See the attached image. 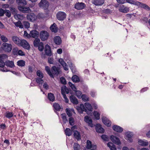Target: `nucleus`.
Listing matches in <instances>:
<instances>
[{
  "instance_id": "obj_1",
  "label": "nucleus",
  "mask_w": 150,
  "mask_h": 150,
  "mask_svg": "<svg viewBox=\"0 0 150 150\" xmlns=\"http://www.w3.org/2000/svg\"><path fill=\"white\" fill-rule=\"evenodd\" d=\"M8 58V56L6 54H0V67H4L5 65L11 68L15 67L14 62L13 61L7 60L4 62V59Z\"/></svg>"
},
{
  "instance_id": "obj_2",
  "label": "nucleus",
  "mask_w": 150,
  "mask_h": 150,
  "mask_svg": "<svg viewBox=\"0 0 150 150\" xmlns=\"http://www.w3.org/2000/svg\"><path fill=\"white\" fill-rule=\"evenodd\" d=\"M45 70L49 75L52 78H54V76H57L62 73L60 68L57 67L55 66H53L52 67L51 70L48 66H46L45 67Z\"/></svg>"
},
{
  "instance_id": "obj_3",
  "label": "nucleus",
  "mask_w": 150,
  "mask_h": 150,
  "mask_svg": "<svg viewBox=\"0 0 150 150\" xmlns=\"http://www.w3.org/2000/svg\"><path fill=\"white\" fill-rule=\"evenodd\" d=\"M12 49V46L11 44L3 43L0 48V51L2 50L5 52H10Z\"/></svg>"
},
{
  "instance_id": "obj_4",
  "label": "nucleus",
  "mask_w": 150,
  "mask_h": 150,
  "mask_svg": "<svg viewBox=\"0 0 150 150\" xmlns=\"http://www.w3.org/2000/svg\"><path fill=\"white\" fill-rule=\"evenodd\" d=\"M49 6V3L47 0H41L38 4V6L40 8L45 10L48 9Z\"/></svg>"
},
{
  "instance_id": "obj_5",
  "label": "nucleus",
  "mask_w": 150,
  "mask_h": 150,
  "mask_svg": "<svg viewBox=\"0 0 150 150\" xmlns=\"http://www.w3.org/2000/svg\"><path fill=\"white\" fill-rule=\"evenodd\" d=\"M49 36V33L46 30H42L40 33V37L42 41H45L47 40Z\"/></svg>"
},
{
  "instance_id": "obj_6",
  "label": "nucleus",
  "mask_w": 150,
  "mask_h": 150,
  "mask_svg": "<svg viewBox=\"0 0 150 150\" xmlns=\"http://www.w3.org/2000/svg\"><path fill=\"white\" fill-rule=\"evenodd\" d=\"M18 9L21 12L24 13H28L30 12L31 10L28 7L25 6H19L17 7Z\"/></svg>"
},
{
  "instance_id": "obj_7",
  "label": "nucleus",
  "mask_w": 150,
  "mask_h": 150,
  "mask_svg": "<svg viewBox=\"0 0 150 150\" xmlns=\"http://www.w3.org/2000/svg\"><path fill=\"white\" fill-rule=\"evenodd\" d=\"M20 46L22 47L25 49L29 50L30 47L29 43L25 40L22 39L21 40Z\"/></svg>"
},
{
  "instance_id": "obj_8",
  "label": "nucleus",
  "mask_w": 150,
  "mask_h": 150,
  "mask_svg": "<svg viewBox=\"0 0 150 150\" xmlns=\"http://www.w3.org/2000/svg\"><path fill=\"white\" fill-rule=\"evenodd\" d=\"M86 7V5L85 3L81 2H76L74 4V8L77 10H79L84 8Z\"/></svg>"
},
{
  "instance_id": "obj_9",
  "label": "nucleus",
  "mask_w": 150,
  "mask_h": 150,
  "mask_svg": "<svg viewBox=\"0 0 150 150\" xmlns=\"http://www.w3.org/2000/svg\"><path fill=\"white\" fill-rule=\"evenodd\" d=\"M110 139L113 143L117 145H120L121 144L119 138L116 136L112 135L110 136Z\"/></svg>"
},
{
  "instance_id": "obj_10",
  "label": "nucleus",
  "mask_w": 150,
  "mask_h": 150,
  "mask_svg": "<svg viewBox=\"0 0 150 150\" xmlns=\"http://www.w3.org/2000/svg\"><path fill=\"white\" fill-rule=\"evenodd\" d=\"M56 17L58 20L63 21L66 17V14L63 12L59 11L57 13Z\"/></svg>"
},
{
  "instance_id": "obj_11",
  "label": "nucleus",
  "mask_w": 150,
  "mask_h": 150,
  "mask_svg": "<svg viewBox=\"0 0 150 150\" xmlns=\"http://www.w3.org/2000/svg\"><path fill=\"white\" fill-rule=\"evenodd\" d=\"M45 52L47 56L50 57L53 54L52 52L51 47L48 44L46 45L45 46Z\"/></svg>"
},
{
  "instance_id": "obj_12",
  "label": "nucleus",
  "mask_w": 150,
  "mask_h": 150,
  "mask_svg": "<svg viewBox=\"0 0 150 150\" xmlns=\"http://www.w3.org/2000/svg\"><path fill=\"white\" fill-rule=\"evenodd\" d=\"M96 131L98 133L103 134L105 132V129L102 127L100 124H97L95 127Z\"/></svg>"
},
{
  "instance_id": "obj_13",
  "label": "nucleus",
  "mask_w": 150,
  "mask_h": 150,
  "mask_svg": "<svg viewBox=\"0 0 150 150\" xmlns=\"http://www.w3.org/2000/svg\"><path fill=\"white\" fill-rule=\"evenodd\" d=\"M27 18L31 22L37 20L36 15L34 13H30L27 15Z\"/></svg>"
},
{
  "instance_id": "obj_14",
  "label": "nucleus",
  "mask_w": 150,
  "mask_h": 150,
  "mask_svg": "<svg viewBox=\"0 0 150 150\" xmlns=\"http://www.w3.org/2000/svg\"><path fill=\"white\" fill-rule=\"evenodd\" d=\"M136 5L139 6L144 9H146L147 11H149L150 10V7L147 5L145 4L138 1H137V3H136Z\"/></svg>"
},
{
  "instance_id": "obj_15",
  "label": "nucleus",
  "mask_w": 150,
  "mask_h": 150,
  "mask_svg": "<svg viewBox=\"0 0 150 150\" xmlns=\"http://www.w3.org/2000/svg\"><path fill=\"white\" fill-rule=\"evenodd\" d=\"M86 148L88 149H90L92 148L97 149V146L96 145H93L92 143L89 140H87L86 142Z\"/></svg>"
},
{
  "instance_id": "obj_16",
  "label": "nucleus",
  "mask_w": 150,
  "mask_h": 150,
  "mask_svg": "<svg viewBox=\"0 0 150 150\" xmlns=\"http://www.w3.org/2000/svg\"><path fill=\"white\" fill-rule=\"evenodd\" d=\"M102 120L103 123L107 127H110L111 126V121L108 120L106 117H103L102 118Z\"/></svg>"
},
{
  "instance_id": "obj_17",
  "label": "nucleus",
  "mask_w": 150,
  "mask_h": 150,
  "mask_svg": "<svg viewBox=\"0 0 150 150\" xmlns=\"http://www.w3.org/2000/svg\"><path fill=\"white\" fill-rule=\"evenodd\" d=\"M39 32L36 30H33L30 31L31 38H38L39 36Z\"/></svg>"
},
{
  "instance_id": "obj_18",
  "label": "nucleus",
  "mask_w": 150,
  "mask_h": 150,
  "mask_svg": "<svg viewBox=\"0 0 150 150\" xmlns=\"http://www.w3.org/2000/svg\"><path fill=\"white\" fill-rule=\"evenodd\" d=\"M112 129L118 133H121L123 131V128L121 127L116 125L112 126Z\"/></svg>"
},
{
  "instance_id": "obj_19",
  "label": "nucleus",
  "mask_w": 150,
  "mask_h": 150,
  "mask_svg": "<svg viewBox=\"0 0 150 150\" xmlns=\"http://www.w3.org/2000/svg\"><path fill=\"white\" fill-rule=\"evenodd\" d=\"M131 132H127L125 133V134L126 135V137H125V139L129 141L130 142H133V140L132 139V135L131 134Z\"/></svg>"
},
{
  "instance_id": "obj_20",
  "label": "nucleus",
  "mask_w": 150,
  "mask_h": 150,
  "mask_svg": "<svg viewBox=\"0 0 150 150\" xmlns=\"http://www.w3.org/2000/svg\"><path fill=\"white\" fill-rule=\"evenodd\" d=\"M54 42L57 45H60L62 42V40L60 37L59 36H55L54 38Z\"/></svg>"
},
{
  "instance_id": "obj_21",
  "label": "nucleus",
  "mask_w": 150,
  "mask_h": 150,
  "mask_svg": "<svg viewBox=\"0 0 150 150\" xmlns=\"http://www.w3.org/2000/svg\"><path fill=\"white\" fill-rule=\"evenodd\" d=\"M104 3V0H92V3L96 6H102Z\"/></svg>"
},
{
  "instance_id": "obj_22",
  "label": "nucleus",
  "mask_w": 150,
  "mask_h": 150,
  "mask_svg": "<svg viewBox=\"0 0 150 150\" xmlns=\"http://www.w3.org/2000/svg\"><path fill=\"white\" fill-rule=\"evenodd\" d=\"M69 99L71 102L74 104L77 105L79 103L78 99L73 95H71L69 96Z\"/></svg>"
},
{
  "instance_id": "obj_23",
  "label": "nucleus",
  "mask_w": 150,
  "mask_h": 150,
  "mask_svg": "<svg viewBox=\"0 0 150 150\" xmlns=\"http://www.w3.org/2000/svg\"><path fill=\"white\" fill-rule=\"evenodd\" d=\"M50 29L52 32L56 33L58 32V28L56 23H54L50 26Z\"/></svg>"
},
{
  "instance_id": "obj_24",
  "label": "nucleus",
  "mask_w": 150,
  "mask_h": 150,
  "mask_svg": "<svg viewBox=\"0 0 150 150\" xmlns=\"http://www.w3.org/2000/svg\"><path fill=\"white\" fill-rule=\"evenodd\" d=\"M58 62L64 67V69L65 71H67L68 69L67 68V64L64 62V59L62 58H60L58 60Z\"/></svg>"
},
{
  "instance_id": "obj_25",
  "label": "nucleus",
  "mask_w": 150,
  "mask_h": 150,
  "mask_svg": "<svg viewBox=\"0 0 150 150\" xmlns=\"http://www.w3.org/2000/svg\"><path fill=\"white\" fill-rule=\"evenodd\" d=\"M53 107L54 108V110L59 111L61 109H63L62 107L60 106L59 104L57 103H53Z\"/></svg>"
},
{
  "instance_id": "obj_26",
  "label": "nucleus",
  "mask_w": 150,
  "mask_h": 150,
  "mask_svg": "<svg viewBox=\"0 0 150 150\" xmlns=\"http://www.w3.org/2000/svg\"><path fill=\"white\" fill-rule=\"evenodd\" d=\"M48 99L50 101L53 102L55 100V97L53 93L50 92L48 93Z\"/></svg>"
},
{
  "instance_id": "obj_27",
  "label": "nucleus",
  "mask_w": 150,
  "mask_h": 150,
  "mask_svg": "<svg viewBox=\"0 0 150 150\" xmlns=\"http://www.w3.org/2000/svg\"><path fill=\"white\" fill-rule=\"evenodd\" d=\"M74 137L78 140L81 139V136L80 133L77 130H75L74 131Z\"/></svg>"
},
{
  "instance_id": "obj_28",
  "label": "nucleus",
  "mask_w": 150,
  "mask_h": 150,
  "mask_svg": "<svg viewBox=\"0 0 150 150\" xmlns=\"http://www.w3.org/2000/svg\"><path fill=\"white\" fill-rule=\"evenodd\" d=\"M139 144L142 146H146L149 144L148 142H145L140 139H139L138 141Z\"/></svg>"
},
{
  "instance_id": "obj_29",
  "label": "nucleus",
  "mask_w": 150,
  "mask_h": 150,
  "mask_svg": "<svg viewBox=\"0 0 150 150\" xmlns=\"http://www.w3.org/2000/svg\"><path fill=\"white\" fill-rule=\"evenodd\" d=\"M16 3L19 6H25L27 4L26 0H16Z\"/></svg>"
},
{
  "instance_id": "obj_30",
  "label": "nucleus",
  "mask_w": 150,
  "mask_h": 150,
  "mask_svg": "<svg viewBox=\"0 0 150 150\" xmlns=\"http://www.w3.org/2000/svg\"><path fill=\"white\" fill-rule=\"evenodd\" d=\"M12 39L14 42L16 44L19 45L20 42V39L17 36H13L12 37Z\"/></svg>"
},
{
  "instance_id": "obj_31",
  "label": "nucleus",
  "mask_w": 150,
  "mask_h": 150,
  "mask_svg": "<svg viewBox=\"0 0 150 150\" xmlns=\"http://www.w3.org/2000/svg\"><path fill=\"white\" fill-rule=\"evenodd\" d=\"M72 81L75 83H78L80 81V79L78 76L74 75L71 78Z\"/></svg>"
},
{
  "instance_id": "obj_32",
  "label": "nucleus",
  "mask_w": 150,
  "mask_h": 150,
  "mask_svg": "<svg viewBox=\"0 0 150 150\" xmlns=\"http://www.w3.org/2000/svg\"><path fill=\"white\" fill-rule=\"evenodd\" d=\"M107 145L110 150H116L117 149L115 146L111 142H108L107 143Z\"/></svg>"
},
{
  "instance_id": "obj_33",
  "label": "nucleus",
  "mask_w": 150,
  "mask_h": 150,
  "mask_svg": "<svg viewBox=\"0 0 150 150\" xmlns=\"http://www.w3.org/2000/svg\"><path fill=\"white\" fill-rule=\"evenodd\" d=\"M84 106L87 109V110L90 112L93 111V108L91 104L87 102L84 103Z\"/></svg>"
},
{
  "instance_id": "obj_34",
  "label": "nucleus",
  "mask_w": 150,
  "mask_h": 150,
  "mask_svg": "<svg viewBox=\"0 0 150 150\" xmlns=\"http://www.w3.org/2000/svg\"><path fill=\"white\" fill-rule=\"evenodd\" d=\"M25 62L23 60H20L17 62V65L19 67H23L25 65Z\"/></svg>"
},
{
  "instance_id": "obj_35",
  "label": "nucleus",
  "mask_w": 150,
  "mask_h": 150,
  "mask_svg": "<svg viewBox=\"0 0 150 150\" xmlns=\"http://www.w3.org/2000/svg\"><path fill=\"white\" fill-rule=\"evenodd\" d=\"M95 119L96 120H99L100 119V113L97 111H94L93 113Z\"/></svg>"
},
{
  "instance_id": "obj_36",
  "label": "nucleus",
  "mask_w": 150,
  "mask_h": 150,
  "mask_svg": "<svg viewBox=\"0 0 150 150\" xmlns=\"http://www.w3.org/2000/svg\"><path fill=\"white\" fill-rule=\"evenodd\" d=\"M72 131L69 128H66L64 130L65 134L66 136H70L72 134Z\"/></svg>"
},
{
  "instance_id": "obj_37",
  "label": "nucleus",
  "mask_w": 150,
  "mask_h": 150,
  "mask_svg": "<svg viewBox=\"0 0 150 150\" xmlns=\"http://www.w3.org/2000/svg\"><path fill=\"white\" fill-rule=\"evenodd\" d=\"M13 23L16 27H19L20 28L22 29L23 28V25L20 21H19L16 22H13Z\"/></svg>"
},
{
  "instance_id": "obj_38",
  "label": "nucleus",
  "mask_w": 150,
  "mask_h": 150,
  "mask_svg": "<svg viewBox=\"0 0 150 150\" xmlns=\"http://www.w3.org/2000/svg\"><path fill=\"white\" fill-rule=\"evenodd\" d=\"M40 40L38 38H36L33 42V44L34 47H37L39 45Z\"/></svg>"
},
{
  "instance_id": "obj_39",
  "label": "nucleus",
  "mask_w": 150,
  "mask_h": 150,
  "mask_svg": "<svg viewBox=\"0 0 150 150\" xmlns=\"http://www.w3.org/2000/svg\"><path fill=\"white\" fill-rule=\"evenodd\" d=\"M87 109L84 106V108L83 107L82 109V110L79 111V113L80 114H83V112L85 111L86 112V113L87 114L89 115V113L88 112L87 110ZM90 115L91 116H92V113H90Z\"/></svg>"
},
{
  "instance_id": "obj_40",
  "label": "nucleus",
  "mask_w": 150,
  "mask_h": 150,
  "mask_svg": "<svg viewBox=\"0 0 150 150\" xmlns=\"http://www.w3.org/2000/svg\"><path fill=\"white\" fill-rule=\"evenodd\" d=\"M61 115L62 116V119L63 120V121L64 122V124H65L68 121V120L67 119V116L66 114L65 113H63L61 114Z\"/></svg>"
},
{
  "instance_id": "obj_41",
  "label": "nucleus",
  "mask_w": 150,
  "mask_h": 150,
  "mask_svg": "<svg viewBox=\"0 0 150 150\" xmlns=\"http://www.w3.org/2000/svg\"><path fill=\"white\" fill-rule=\"evenodd\" d=\"M84 120L85 122L88 124L92 121V120L91 117L88 115H86L85 116Z\"/></svg>"
},
{
  "instance_id": "obj_42",
  "label": "nucleus",
  "mask_w": 150,
  "mask_h": 150,
  "mask_svg": "<svg viewBox=\"0 0 150 150\" xmlns=\"http://www.w3.org/2000/svg\"><path fill=\"white\" fill-rule=\"evenodd\" d=\"M38 47L39 51L40 52H42L44 49L43 43L42 42H40Z\"/></svg>"
},
{
  "instance_id": "obj_43",
  "label": "nucleus",
  "mask_w": 150,
  "mask_h": 150,
  "mask_svg": "<svg viewBox=\"0 0 150 150\" xmlns=\"http://www.w3.org/2000/svg\"><path fill=\"white\" fill-rule=\"evenodd\" d=\"M101 138L104 141H108L109 140L108 136L106 134H102L101 136Z\"/></svg>"
},
{
  "instance_id": "obj_44",
  "label": "nucleus",
  "mask_w": 150,
  "mask_h": 150,
  "mask_svg": "<svg viewBox=\"0 0 150 150\" xmlns=\"http://www.w3.org/2000/svg\"><path fill=\"white\" fill-rule=\"evenodd\" d=\"M148 19L146 17H142L140 19V21L141 23H146L148 22Z\"/></svg>"
},
{
  "instance_id": "obj_45",
  "label": "nucleus",
  "mask_w": 150,
  "mask_h": 150,
  "mask_svg": "<svg viewBox=\"0 0 150 150\" xmlns=\"http://www.w3.org/2000/svg\"><path fill=\"white\" fill-rule=\"evenodd\" d=\"M67 86L65 85H63L61 88V92L62 95L66 94L65 92L66 90L67 89Z\"/></svg>"
},
{
  "instance_id": "obj_46",
  "label": "nucleus",
  "mask_w": 150,
  "mask_h": 150,
  "mask_svg": "<svg viewBox=\"0 0 150 150\" xmlns=\"http://www.w3.org/2000/svg\"><path fill=\"white\" fill-rule=\"evenodd\" d=\"M36 74L38 76V78L42 79L44 77L43 74L40 70H38L37 71Z\"/></svg>"
},
{
  "instance_id": "obj_47",
  "label": "nucleus",
  "mask_w": 150,
  "mask_h": 150,
  "mask_svg": "<svg viewBox=\"0 0 150 150\" xmlns=\"http://www.w3.org/2000/svg\"><path fill=\"white\" fill-rule=\"evenodd\" d=\"M6 115L5 116L9 119L12 117L13 116V114L12 112H10L9 111H7L6 113Z\"/></svg>"
},
{
  "instance_id": "obj_48",
  "label": "nucleus",
  "mask_w": 150,
  "mask_h": 150,
  "mask_svg": "<svg viewBox=\"0 0 150 150\" xmlns=\"http://www.w3.org/2000/svg\"><path fill=\"white\" fill-rule=\"evenodd\" d=\"M18 48L16 47L13 48L12 51V54L14 55H18Z\"/></svg>"
},
{
  "instance_id": "obj_49",
  "label": "nucleus",
  "mask_w": 150,
  "mask_h": 150,
  "mask_svg": "<svg viewBox=\"0 0 150 150\" xmlns=\"http://www.w3.org/2000/svg\"><path fill=\"white\" fill-rule=\"evenodd\" d=\"M60 81L61 83L64 85L67 84V81L65 78L63 77L62 76L60 78Z\"/></svg>"
},
{
  "instance_id": "obj_50",
  "label": "nucleus",
  "mask_w": 150,
  "mask_h": 150,
  "mask_svg": "<svg viewBox=\"0 0 150 150\" xmlns=\"http://www.w3.org/2000/svg\"><path fill=\"white\" fill-rule=\"evenodd\" d=\"M66 112L67 115L69 117H72V114L71 110L69 108H67L66 109Z\"/></svg>"
},
{
  "instance_id": "obj_51",
  "label": "nucleus",
  "mask_w": 150,
  "mask_h": 150,
  "mask_svg": "<svg viewBox=\"0 0 150 150\" xmlns=\"http://www.w3.org/2000/svg\"><path fill=\"white\" fill-rule=\"evenodd\" d=\"M112 11L111 10L108 8L104 9L102 10L103 13L107 14L111 13H112Z\"/></svg>"
},
{
  "instance_id": "obj_52",
  "label": "nucleus",
  "mask_w": 150,
  "mask_h": 150,
  "mask_svg": "<svg viewBox=\"0 0 150 150\" xmlns=\"http://www.w3.org/2000/svg\"><path fill=\"white\" fill-rule=\"evenodd\" d=\"M74 120L73 117L69 118V124L71 126H73L74 124Z\"/></svg>"
},
{
  "instance_id": "obj_53",
  "label": "nucleus",
  "mask_w": 150,
  "mask_h": 150,
  "mask_svg": "<svg viewBox=\"0 0 150 150\" xmlns=\"http://www.w3.org/2000/svg\"><path fill=\"white\" fill-rule=\"evenodd\" d=\"M81 98L82 100L84 102H88L89 100L88 97H86V95L85 94H83L81 96Z\"/></svg>"
},
{
  "instance_id": "obj_54",
  "label": "nucleus",
  "mask_w": 150,
  "mask_h": 150,
  "mask_svg": "<svg viewBox=\"0 0 150 150\" xmlns=\"http://www.w3.org/2000/svg\"><path fill=\"white\" fill-rule=\"evenodd\" d=\"M23 23L25 28L28 29L30 28V23L28 22L27 21H23Z\"/></svg>"
},
{
  "instance_id": "obj_55",
  "label": "nucleus",
  "mask_w": 150,
  "mask_h": 150,
  "mask_svg": "<svg viewBox=\"0 0 150 150\" xmlns=\"http://www.w3.org/2000/svg\"><path fill=\"white\" fill-rule=\"evenodd\" d=\"M1 38L2 41L4 42V43H6L8 41V38L4 35H2L1 36Z\"/></svg>"
},
{
  "instance_id": "obj_56",
  "label": "nucleus",
  "mask_w": 150,
  "mask_h": 150,
  "mask_svg": "<svg viewBox=\"0 0 150 150\" xmlns=\"http://www.w3.org/2000/svg\"><path fill=\"white\" fill-rule=\"evenodd\" d=\"M84 105L83 103H81L80 105V106H77L76 108L78 112H79V111L82 110V109L83 107L84 108Z\"/></svg>"
},
{
  "instance_id": "obj_57",
  "label": "nucleus",
  "mask_w": 150,
  "mask_h": 150,
  "mask_svg": "<svg viewBox=\"0 0 150 150\" xmlns=\"http://www.w3.org/2000/svg\"><path fill=\"white\" fill-rule=\"evenodd\" d=\"M9 8L12 14L15 15L16 13V12H17L15 8L10 7Z\"/></svg>"
},
{
  "instance_id": "obj_58",
  "label": "nucleus",
  "mask_w": 150,
  "mask_h": 150,
  "mask_svg": "<svg viewBox=\"0 0 150 150\" xmlns=\"http://www.w3.org/2000/svg\"><path fill=\"white\" fill-rule=\"evenodd\" d=\"M119 11L120 12L123 13H127L129 11V10H125V8H123L122 7H120L119 8Z\"/></svg>"
},
{
  "instance_id": "obj_59",
  "label": "nucleus",
  "mask_w": 150,
  "mask_h": 150,
  "mask_svg": "<svg viewBox=\"0 0 150 150\" xmlns=\"http://www.w3.org/2000/svg\"><path fill=\"white\" fill-rule=\"evenodd\" d=\"M5 13L6 16L8 18H10L11 16V12L8 10L5 9Z\"/></svg>"
},
{
  "instance_id": "obj_60",
  "label": "nucleus",
  "mask_w": 150,
  "mask_h": 150,
  "mask_svg": "<svg viewBox=\"0 0 150 150\" xmlns=\"http://www.w3.org/2000/svg\"><path fill=\"white\" fill-rule=\"evenodd\" d=\"M25 55V53L21 50H18V55L20 56H23Z\"/></svg>"
},
{
  "instance_id": "obj_61",
  "label": "nucleus",
  "mask_w": 150,
  "mask_h": 150,
  "mask_svg": "<svg viewBox=\"0 0 150 150\" xmlns=\"http://www.w3.org/2000/svg\"><path fill=\"white\" fill-rule=\"evenodd\" d=\"M126 2L129 3L131 4H133L136 5V3H137V1H135L134 0H126Z\"/></svg>"
},
{
  "instance_id": "obj_62",
  "label": "nucleus",
  "mask_w": 150,
  "mask_h": 150,
  "mask_svg": "<svg viewBox=\"0 0 150 150\" xmlns=\"http://www.w3.org/2000/svg\"><path fill=\"white\" fill-rule=\"evenodd\" d=\"M5 11V9L4 10L2 8H0V16L2 17L4 16Z\"/></svg>"
},
{
  "instance_id": "obj_63",
  "label": "nucleus",
  "mask_w": 150,
  "mask_h": 150,
  "mask_svg": "<svg viewBox=\"0 0 150 150\" xmlns=\"http://www.w3.org/2000/svg\"><path fill=\"white\" fill-rule=\"evenodd\" d=\"M79 145L78 143H75L74 144V150H79Z\"/></svg>"
},
{
  "instance_id": "obj_64",
  "label": "nucleus",
  "mask_w": 150,
  "mask_h": 150,
  "mask_svg": "<svg viewBox=\"0 0 150 150\" xmlns=\"http://www.w3.org/2000/svg\"><path fill=\"white\" fill-rule=\"evenodd\" d=\"M68 63V62H67ZM69 67H70L71 71L73 73L74 72V67H73V64L71 62H70L69 64L68 63Z\"/></svg>"
}]
</instances>
